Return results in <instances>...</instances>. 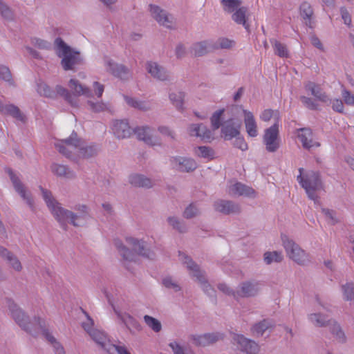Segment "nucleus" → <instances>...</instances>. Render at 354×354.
<instances>
[{"instance_id": "1", "label": "nucleus", "mask_w": 354, "mask_h": 354, "mask_svg": "<svg viewBox=\"0 0 354 354\" xmlns=\"http://www.w3.org/2000/svg\"><path fill=\"white\" fill-rule=\"evenodd\" d=\"M8 306L15 322L26 331L33 334L41 333L53 345L55 354H65L63 346L52 336L45 328V322L40 318L35 319L33 323H26L27 317L17 305L10 299L8 300Z\"/></svg>"}, {"instance_id": "2", "label": "nucleus", "mask_w": 354, "mask_h": 354, "mask_svg": "<svg viewBox=\"0 0 354 354\" xmlns=\"http://www.w3.org/2000/svg\"><path fill=\"white\" fill-rule=\"evenodd\" d=\"M59 153L71 158L72 154L79 158H86L96 153V149L93 146L84 147V142L77 138L75 132H73L68 139L62 140L55 144Z\"/></svg>"}, {"instance_id": "3", "label": "nucleus", "mask_w": 354, "mask_h": 354, "mask_svg": "<svg viewBox=\"0 0 354 354\" xmlns=\"http://www.w3.org/2000/svg\"><path fill=\"white\" fill-rule=\"evenodd\" d=\"M40 189L48 207L62 226L64 227L65 222L68 220H70L75 226H80L84 223L87 217L86 214L75 216L71 212L63 209L60 204L54 199L50 192L42 187Z\"/></svg>"}, {"instance_id": "4", "label": "nucleus", "mask_w": 354, "mask_h": 354, "mask_svg": "<svg viewBox=\"0 0 354 354\" xmlns=\"http://www.w3.org/2000/svg\"><path fill=\"white\" fill-rule=\"evenodd\" d=\"M93 324V320L88 318L87 322L82 324V327L89 334L91 338L100 345L102 348L106 351L109 354H115V353L118 354H131L124 346H116L111 344L104 332L92 328Z\"/></svg>"}, {"instance_id": "5", "label": "nucleus", "mask_w": 354, "mask_h": 354, "mask_svg": "<svg viewBox=\"0 0 354 354\" xmlns=\"http://www.w3.org/2000/svg\"><path fill=\"white\" fill-rule=\"evenodd\" d=\"M299 175L297 176L298 182L306 190L308 197L314 201L315 203H317V196L316 192L322 188L319 174L315 171H310L303 175V168H299Z\"/></svg>"}, {"instance_id": "6", "label": "nucleus", "mask_w": 354, "mask_h": 354, "mask_svg": "<svg viewBox=\"0 0 354 354\" xmlns=\"http://www.w3.org/2000/svg\"><path fill=\"white\" fill-rule=\"evenodd\" d=\"M126 241L127 244L131 247L134 252L129 251L127 248H126V247L122 245L120 241L116 240L115 241L116 248L118 249L121 255L125 260L134 261H136V254L142 255L149 259H152L154 256L153 253H146L145 252V246L143 243H140L139 241L132 237H127L126 239Z\"/></svg>"}, {"instance_id": "7", "label": "nucleus", "mask_w": 354, "mask_h": 354, "mask_svg": "<svg viewBox=\"0 0 354 354\" xmlns=\"http://www.w3.org/2000/svg\"><path fill=\"white\" fill-rule=\"evenodd\" d=\"M55 43L57 55L62 57V65L65 71L73 69L74 66L80 63V53L73 50L62 39L57 38Z\"/></svg>"}, {"instance_id": "8", "label": "nucleus", "mask_w": 354, "mask_h": 354, "mask_svg": "<svg viewBox=\"0 0 354 354\" xmlns=\"http://www.w3.org/2000/svg\"><path fill=\"white\" fill-rule=\"evenodd\" d=\"M37 92L43 96L54 98L57 95L63 97L71 106H77V101L74 99L69 91L62 86H57L55 91L51 89L46 84L41 82L37 85Z\"/></svg>"}, {"instance_id": "9", "label": "nucleus", "mask_w": 354, "mask_h": 354, "mask_svg": "<svg viewBox=\"0 0 354 354\" xmlns=\"http://www.w3.org/2000/svg\"><path fill=\"white\" fill-rule=\"evenodd\" d=\"M309 320L316 326L322 327L330 326L331 333L335 335L337 341L343 342L345 340L344 334L336 322H331L330 320L326 321L325 317L322 318L321 313H314L309 315Z\"/></svg>"}, {"instance_id": "10", "label": "nucleus", "mask_w": 354, "mask_h": 354, "mask_svg": "<svg viewBox=\"0 0 354 354\" xmlns=\"http://www.w3.org/2000/svg\"><path fill=\"white\" fill-rule=\"evenodd\" d=\"M282 241L287 255L290 259L298 264H304L307 261V254L297 244L292 240H289L286 236H282Z\"/></svg>"}, {"instance_id": "11", "label": "nucleus", "mask_w": 354, "mask_h": 354, "mask_svg": "<svg viewBox=\"0 0 354 354\" xmlns=\"http://www.w3.org/2000/svg\"><path fill=\"white\" fill-rule=\"evenodd\" d=\"M263 143L267 151L270 152H274L279 147V125L277 122L266 129L263 136Z\"/></svg>"}, {"instance_id": "12", "label": "nucleus", "mask_w": 354, "mask_h": 354, "mask_svg": "<svg viewBox=\"0 0 354 354\" xmlns=\"http://www.w3.org/2000/svg\"><path fill=\"white\" fill-rule=\"evenodd\" d=\"M179 257L183 263L187 264V268L192 272V275L203 284V289L205 292L213 290L211 286L205 281V277L203 272L199 270L198 266L195 264L192 260L183 253H179Z\"/></svg>"}, {"instance_id": "13", "label": "nucleus", "mask_w": 354, "mask_h": 354, "mask_svg": "<svg viewBox=\"0 0 354 354\" xmlns=\"http://www.w3.org/2000/svg\"><path fill=\"white\" fill-rule=\"evenodd\" d=\"M234 340L240 346L241 350L247 354H256L259 351V346L256 342L245 338L242 335H235Z\"/></svg>"}, {"instance_id": "14", "label": "nucleus", "mask_w": 354, "mask_h": 354, "mask_svg": "<svg viewBox=\"0 0 354 354\" xmlns=\"http://www.w3.org/2000/svg\"><path fill=\"white\" fill-rule=\"evenodd\" d=\"M189 133L191 136L200 138L204 142H211L214 140L212 132L203 124L191 125L189 129Z\"/></svg>"}, {"instance_id": "15", "label": "nucleus", "mask_w": 354, "mask_h": 354, "mask_svg": "<svg viewBox=\"0 0 354 354\" xmlns=\"http://www.w3.org/2000/svg\"><path fill=\"white\" fill-rule=\"evenodd\" d=\"M306 91L315 97V98L322 102L329 101L328 96L323 91L321 86L313 82H308L304 84Z\"/></svg>"}, {"instance_id": "16", "label": "nucleus", "mask_w": 354, "mask_h": 354, "mask_svg": "<svg viewBox=\"0 0 354 354\" xmlns=\"http://www.w3.org/2000/svg\"><path fill=\"white\" fill-rule=\"evenodd\" d=\"M150 11L153 17L162 26L167 28H171L172 17L167 15V13L158 6H150Z\"/></svg>"}, {"instance_id": "17", "label": "nucleus", "mask_w": 354, "mask_h": 354, "mask_svg": "<svg viewBox=\"0 0 354 354\" xmlns=\"http://www.w3.org/2000/svg\"><path fill=\"white\" fill-rule=\"evenodd\" d=\"M104 66L107 71L110 72L115 77L120 79H125L129 76V72L127 68L124 66L115 64L108 57L104 59Z\"/></svg>"}, {"instance_id": "18", "label": "nucleus", "mask_w": 354, "mask_h": 354, "mask_svg": "<svg viewBox=\"0 0 354 354\" xmlns=\"http://www.w3.org/2000/svg\"><path fill=\"white\" fill-rule=\"evenodd\" d=\"M244 124L247 133L250 137H256L258 135L257 124L253 113L248 110H243Z\"/></svg>"}, {"instance_id": "19", "label": "nucleus", "mask_w": 354, "mask_h": 354, "mask_svg": "<svg viewBox=\"0 0 354 354\" xmlns=\"http://www.w3.org/2000/svg\"><path fill=\"white\" fill-rule=\"evenodd\" d=\"M114 135L118 138H126L131 136V129L129 123L124 120H116L112 127Z\"/></svg>"}, {"instance_id": "20", "label": "nucleus", "mask_w": 354, "mask_h": 354, "mask_svg": "<svg viewBox=\"0 0 354 354\" xmlns=\"http://www.w3.org/2000/svg\"><path fill=\"white\" fill-rule=\"evenodd\" d=\"M68 86L74 96L84 95L86 97H90L91 96V90L88 87L80 83V82L75 78H71L70 80Z\"/></svg>"}, {"instance_id": "21", "label": "nucleus", "mask_w": 354, "mask_h": 354, "mask_svg": "<svg viewBox=\"0 0 354 354\" xmlns=\"http://www.w3.org/2000/svg\"><path fill=\"white\" fill-rule=\"evenodd\" d=\"M298 138L302 143L303 147L310 149L314 147H319V143L313 140V133L309 129H301L299 131Z\"/></svg>"}, {"instance_id": "22", "label": "nucleus", "mask_w": 354, "mask_h": 354, "mask_svg": "<svg viewBox=\"0 0 354 354\" xmlns=\"http://www.w3.org/2000/svg\"><path fill=\"white\" fill-rule=\"evenodd\" d=\"M229 194L231 196H252L254 194L252 188L247 187L241 183H235L229 187Z\"/></svg>"}, {"instance_id": "23", "label": "nucleus", "mask_w": 354, "mask_h": 354, "mask_svg": "<svg viewBox=\"0 0 354 354\" xmlns=\"http://www.w3.org/2000/svg\"><path fill=\"white\" fill-rule=\"evenodd\" d=\"M174 167L180 171H193L196 168V162L191 158H177L173 160Z\"/></svg>"}, {"instance_id": "24", "label": "nucleus", "mask_w": 354, "mask_h": 354, "mask_svg": "<svg viewBox=\"0 0 354 354\" xmlns=\"http://www.w3.org/2000/svg\"><path fill=\"white\" fill-rule=\"evenodd\" d=\"M8 172L10 175V179L13 183L15 190L20 194V196L24 199L26 200V202L30 205V207H32V200L31 199V198L27 196L26 191L24 185L21 183L20 180L10 169H8Z\"/></svg>"}, {"instance_id": "25", "label": "nucleus", "mask_w": 354, "mask_h": 354, "mask_svg": "<svg viewBox=\"0 0 354 354\" xmlns=\"http://www.w3.org/2000/svg\"><path fill=\"white\" fill-rule=\"evenodd\" d=\"M151 130L149 127H142L135 129V133L139 140H143L146 144L151 146L158 145L156 139L150 135Z\"/></svg>"}, {"instance_id": "26", "label": "nucleus", "mask_w": 354, "mask_h": 354, "mask_svg": "<svg viewBox=\"0 0 354 354\" xmlns=\"http://www.w3.org/2000/svg\"><path fill=\"white\" fill-rule=\"evenodd\" d=\"M240 125L234 127L232 120L226 122L221 129V133L225 140H231L240 134Z\"/></svg>"}, {"instance_id": "27", "label": "nucleus", "mask_w": 354, "mask_h": 354, "mask_svg": "<svg viewBox=\"0 0 354 354\" xmlns=\"http://www.w3.org/2000/svg\"><path fill=\"white\" fill-rule=\"evenodd\" d=\"M220 337V335L218 334H205L194 337L193 341L194 344L196 346H205L216 342Z\"/></svg>"}, {"instance_id": "28", "label": "nucleus", "mask_w": 354, "mask_h": 354, "mask_svg": "<svg viewBox=\"0 0 354 354\" xmlns=\"http://www.w3.org/2000/svg\"><path fill=\"white\" fill-rule=\"evenodd\" d=\"M147 70L154 78L159 80H165L167 79V75L166 72L157 63L148 62L147 64Z\"/></svg>"}, {"instance_id": "29", "label": "nucleus", "mask_w": 354, "mask_h": 354, "mask_svg": "<svg viewBox=\"0 0 354 354\" xmlns=\"http://www.w3.org/2000/svg\"><path fill=\"white\" fill-rule=\"evenodd\" d=\"M214 208L216 211L223 214L235 213L239 211L237 205L230 201H219L215 203Z\"/></svg>"}, {"instance_id": "30", "label": "nucleus", "mask_w": 354, "mask_h": 354, "mask_svg": "<svg viewBox=\"0 0 354 354\" xmlns=\"http://www.w3.org/2000/svg\"><path fill=\"white\" fill-rule=\"evenodd\" d=\"M247 13L248 8L241 6L232 15V19L237 24L243 25L246 30H248L249 25L246 21Z\"/></svg>"}, {"instance_id": "31", "label": "nucleus", "mask_w": 354, "mask_h": 354, "mask_svg": "<svg viewBox=\"0 0 354 354\" xmlns=\"http://www.w3.org/2000/svg\"><path fill=\"white\" fill-rule=\"evenodd\" d=\"M0 111L4 114H9L20 121H24V115L18 107L12 104H3L0 101Z\"/></svg>"}, {"instance_id": "32", "label": "nucleus", "mask_w": 354, "mask_h": 354, "mask_svg": "<svg viewBox=\"0 0 354 354\" xmlns=\"http://www.w3.org/2000/svg\"><path fill=\"white\" fill-rule=\"evenodd\" d=\"M129 183L135 186L140 187H150L152 185L149 178H145L140 174H133L129 177Z\"/></svg>"}, {"instance_id": "33", "label": "nucleus", "mask_w": 354, "mask_h": 354, "mask_svg": "<svg viewBox=\"0 0 354 354\" xmlns=\"http://www.w3.org/2000/svg\"><path fill=\"white\" fill-rule=\"evenodd\" d=\"M259 290L257 284H253L250 282L243 283L241 289L236 292L237 295L241 297L254 296Z\"/></svg>"}, {"instance_id": "34", "label": "nucleus", "mask_w": 354, "mask_h": 354, "mask_svg": "<svg viewBox=\"0 0 354 354\" xmlns=\"http://www.w3.org/2000/svg\"><path fill=\"white\" fill-rule=\"evenodd\" d=\"M313 14V9L311 8V6L308 3L304 2L303 3H301V5L300 6V15L306 21V24L310 28L313 27L311 19Z\"/></svg>"}, {"instance_id": "35", "label": "nucleus", "mask_w": 354, "mask_h": 354, "mask_svg": "<svg viewBox=\"0 0 354 354\" xmlns=\"http://www.w3.org/2000/svg\"><path fill=\"white\" fill-rule=\"evenodd\" d=\"M221 3L224 11L232 14L242 6L241 0H221Z\"/></svg>"}, {"instance_id": "36", "label": "nucleus", "mask_w": 354, "mask_h": 354, "mask_svg": "<svg viewBox=\"0 0 354 354\" xmlns=\"http://www.w3.org/2000/svg\"><path fill=\"white\" fill-rule=\"evenodd\" d=\"M51 171L54 174L60 177L71 178L73 176L68 168L63 165L53 164Z\"/></svg>"}, {"instance_id": "37", "label": "nucleus", "mask_w": 354, "mask_h": 354, "mask_svg": "<svg viewBox=\"0 0 354 354\" xmlns=\"http://www.w3.org/2000/svg\"><path fill=\"white\" fill-rule=\"evenodd\" d=\"M212 46L207 44L206 41L197 43L194 45L191 53L194 56H202L206 54Z\"/></svg>"}, {"instance_id": "38", "label": "nucleus", "mask_w": 354, "mask_h": 354, "mask_svg": "<svg viewBox=\"0 0 354 354\" xmlns=\"http://www.w3.org/2000/svg\"><path fill=\"white\" fill-rule=\"evenodd\" d=\"M0 255L2 257H5L15 270L19 271L21 269V263L17 259L13 257L7 249L1 248Z\"/></svg>"}, {"instance_id": "39", "label": "nucleus", "mask_w": 354, "mask_h": 354, "mask_svg": "<svg viewBox=\"0 0 354 354\" xmlns=\"http://www.w3.org/2000/svg\"><path fill=\"white\" fill-rule=\"evenodd\" d=\"M122 319L124 324L131 333H135L141 330V326L140 324L131 316L126 315L122 317Z\"/></svg>"}, {"instance_id": "40", "label": "nucleus", "mask_w": 354, "mask_h": 354, "mask_svg": "<svg viewBox=\"0 0 354 354\" xmlns=\"http://www.w3.org/2000/svg\"><path fill=\"white\" fill-rule=\"evenodd\" d=\"M195 154L207 160H212L214 158V151L209 147L202 146L195 149Z\"/></svg>"}, {"instance_id": "41", "label": "nucleus", "mask_w": 354, "mask_h": 354, "mask_svg": "<svg viewBox=\"0 0 354 354\" xmlns=\"http://www.w3.org/2000/svg\"><path fill=\"white\" fill-rule=\"evenodd\" d=\"M271 325L267 320H263L259 324H255L252 328V333L257 336L263 335V333L269 329Z\"/></svg>"}, {"instance_id": "42", "label": "nucleus", "mask_w": 354, "mask_h": 354, "mask_svg": "<svg viewBox=\"0 0 354 354\" xmlns=\"http://www.w3.org/2000/svg\"><path fill=\"white\" fill-rule=\"evenodd\" d=\"M273 44L274 50L276 55L280 57H288V50L285 44L281 43L279 41L274 40Z\"/></svg>"}, {"instance_id": "43", "label": "nucleus", "mask_w": 354, "mask_h": 354, "mask_svg": "<svg viewBox=\"0 0 354 354\" xmlns=\"http://www.w3.org/2000/svg\"><path fill=\"white\" fill-rule=\"evenodd\" d=\"M283 259V255L279 252H267L264 254V261L267 264L272 262H280Z\"/></svg>"}, {"instance_id": "44", "label": "nucleus", "mask_w": 354, "mask_h": 354, "mask_svg": "<svg viewBox=\"0 0 354 354\" xmlns=\"http://www.w3.org/2000/svg\"><path fill=\"white\" fill-rule=\"evenodd\" d=\"M184 94L182 92L171 93L169 95V99L171 103L178 109H181L183 104Z\"/></svg>"}, {"instance_id": "45", "label": "nucleus", "mask_w": 354, "mask_h": 354, "mask_svg": "<svg viewBox=\"0 0 354 354\" xmlns=\"http://www.w3.org/2000/svg\"><path fill=\"white\" fill-rule=\"evenodd\" d=\"M144 320L147 325L150 327L153 331L159 332L161 330V324L160 322L149 315H145L144 317Z\"/></svg>"}, {"instance_id": "46", "label": "nucleus", "mask_w": 354, "mask_h": 354, "mask_svg": "<svg viewBox=\"0 0 354 354\" xmlns=\"http://www.w3.org/2000/svg\"><path fill=\"white\" fill-rule=\"evenodd\" d=\"M344 299L346 300L354 299V283H348L342 286Z\"/></svg>"}, {"instance_id": "47", "label": "nucleus", "mask_w": 354, "mask_h": 354, "mask_svg": "<svg viewBox=\"0 0 354 354\" xmlns=\"http://www.w3.org/2000/svg\"><path fill=\"white\" fill-rule=\"evenodd\" d=\"M272 117H274L278 121L279 117V112L271 109H266L260 115L261 120L265 122L269 121Z\"/></svg>"}, {"instance_id": "48", "label": "nucleus", "mask_w": 354, "mask_h": 354, "mask_svg": "<svg viewBox=\"0 0 354 354\" xmlns=\"http://www.w3.org/2000/svg\"><path fill=\"white\" fill-rule=\"evenodd\" d=\"M125 100L127 103L133 108H136L140 110H147L149 108L147 104H145L143 102H139L136 100L135 99L130 98L128 97H125Z\"/></svg>"}, {"instance_id": "49", "label": "nucleus", "mask_w": 354, "mask_h": 354, "mask_svg": "<svg viewBox=\"0 0 354 354\" xmlns=\"http://www.w3.org/2000/svg\"><path fill=\"white\" fill-rule=\"evenodd\" d=\"M224 112V109H220L216 111L211 118V122L213 128L217 129L221 125V116Z\"/></svg>"}, {"instance_id": "50", "label": "nucleus", "mask_w": 354, "mask_h": 354, "mask_svg": "<svg viewBox=\"0 0 354 354\" xmlns=\"http://www.w3.org/2000/svg\"><path fill=\"white\" fill-rule=\"evenodd\" d=\"M300 100L302 104L308 109L311 110L318 109V104L315 100L306 96H301Z\"/></svg>"}, {"instance_id": "51", "label": "nucleus", "mask_w": 354, "mask_h": 354, "mask_svg": "<svg viewBox=\"0 0 354 354\" xmlns=\"http://www.w3.org/2000/svg\"><path fill=\"white\" fill-rule=\"evenodd\" d=\"M322 212L326 216V219L327 222L330 225H335L337 222H339V220L335 216V212L333 210H330L328 209H323Z\"/></svg>"}, {"instance_id": "52", "label": "nucleus", "mask_w": 354, "mask_h": 354, "mask_svg": "<svg viewBox=\"0 0 354 354\" xmlns=\"http://www.w3.org/2000/svg\"><path fill=\"white\" fill-rule=\"evenodd\" d=\"M234 42L232 40L228 39L227 38H221L218 40L217 44L212 46V48H230L234 46Z\"/></svg>"}, {"instance_id": "53", "label": "nucleus", "mask_w": 354, "mask_h": 354, "mask_svg": "<svg viewBox=\"0 0 354 354\" xmlns=\"http://www.w3.org/2000/svg\"><path fill=\"white\" fill-rule=\"evenodd\" d=\"M88 104L90 106L91 110L94 112L103 111L107 109V105L102 102L94 103L91 100H88Z\"/></svg>"}, {"instance_id": "54", "label": "nucleus", "mask_w": 354, "mask_h": 354, "mask_svg": "<svg viewBox=\"0 0 354 354\" xmlns=\"http://www.w3.org/2000/svg\"><path fill=\"white\" fill-rule=\"evenodd\" d=\"M342 95L344 102L347 105L354 106V95H353L350 91L344 89L342 92Z\"/></svg>"}, {"instance_id": "55", "label": "nucleus", "mask_w": 354, "mask_h": 354, "mask_svg": "<svg viewBox=\"0 0 354 354\" xmlns=\"http://www.w3.org/2000/svg\"><path fill=\"white\" fill-rule=\"evenodd\" d=\"M234 146L241 151H246L248 149V144L243 137L236 138L234 142Z\"/></svg>"}, {"instance_id": "56", "label": "nucleus", "mask_w": 354, "mask_h": 354, "mask_svg": "<svg viewBox=\"0 0 354 354\" xmlns=\"http://www.w3.org/2000/svg\"><path fill=\"white\" fill-rule=\"evenodd\" d=\"M31 42L35 47L39 49H48L50 46V43L38 38L32 39Z\"/></svg>"}, {"instance_id": "57", "label": "nucleus", "mask_w": 354, "mask_h": 354, "mask_svg": "<svg viewBox=\"0 0 354 354\" xmlns=\"http://www.w3.org/2000/svg\"><path fill=\"white\" fill-rule=\"evenodd\" d=\"M0 13L6 19L11 18L12 12L10 8L0 0Z\"/></svg>"}, {"instance_id": "58", "label": "nucleus", "mask_w": 354, "mask_h": 354, "mask_svg": "<svg viewBox=\"0 0 354 354\" xmlns=\"http://www.w3.org/2000/svg\"><path fill=\"white\" fill-rule=\"evenodd\" d=\"M0 78L6 81H9L10 80L11 73L8 67L0 66Z\"/></svg>"}, {"instance_id": "59", "label": "nucleus", "mask_w": 354, "mask_h": 354, "mask_svg": "<svg viewBox=\"0 0 354 354\" xmlns=\"http://www.w3.org/2000/svg\"><path fill=\"white\" fill-rule=\"evenodd\" d=\"M162 283L166 288H172L175 291L180 290L179 286L177 283L173 282L172 279L169 277L164 279Z\"/></svg>"}, {"instance_id": "60", "label": "nucleus", "mask_w": 354, "mask_h": 354, "mask_svg": "<svg viewBox=\"0 0 354 354\" xmlns=\"http://www.w3.org/2000/svg\"><path fill=\"white\" fill-rule=\"evenodd\" d=\"M197 209L194 207L193 204H191L189 207L186 208L184 212V216L187 218H190L196 215Z\"/></svg>"}, {"instance_id": "61", "label": "nucleus", "mask_w": 354, "mask_h": 354, "mask_svg": "<svg viewBox=\"0 0 354 354\" xmlns=\"http://www.w3.org/2000/svg\"><path fill=\"white\" fill-rule=\"evenodd\" d=\"M332 107L335 111L339 113H343L344 109L343 102L339 99H335L333 101Z\"/></svg>"}, {"instance_id": "62", "label": "nucleus", "mask_w": 354, "mask_h": 354, "mask_svg": "<svg viewBox=\"0 0 354 354\" xmlns=\"http://www.w3.org/2000/svg\"><path fill=\"white\" fill-rule=\"evenodd\" d=\"M93 88L97 97L99 98L101 97L104 90V85L98 82H95L93 83Z\"/></svg>"}, {"instance_id": "63", "label": "nucleus", "mask_w": 354, "mask_h": 354, "mask_svg": "<svg viewBox=\"0 0 354 354\" xmlns=\"http://www.w3.org/2000/svg\"><path fill=\"white\" fill-rule=\"evenodd\" d=\"M168 222L174 228L178 230L179 232H183L184 231V227L180 225L179 221L176 218L170 217L168 218Z\"/></svg>"}, {"instance_id": "64", "label": "nucleus", "mask_w": 354, "mask_h": 354, "mask_svg": "<svg viewBox=\"0 0 354 354\" xmlns=\"http://www.w3.org/2000/svg\"><path fill=\"white\" fill-rule=\"evenodd\" d=\"M341 15L345 24L350 26L351 24V17L346 8H342L341 9Z\"/></svg>"}]
</instances>
